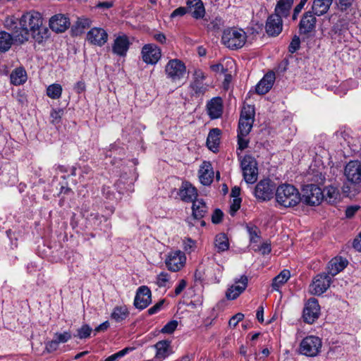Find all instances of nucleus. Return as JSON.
<instances>
[{
	"mask_svg": "<svg viewBox=\"0 0 361 361\" xmlns=\"http://www.w3.org/2000/svg\"><path fill=\"white\" fill-rule=\"evenodd\" d=\"M322 347V341L320 338L315 336H308L301 341L299 352L302 355L314 357L320 353Z\"/></svg>",
	"mask_w": 361,
	"mask_h": 361,
	"instance_id": "nucleus-4",
	"label": "nucleus"
},
{
	"mask_svg": "<svg viewBox=\"0 0 361 361\" xmlns=\"http://www.w3.org/2000/svg\"><path fill=\"white\" fill-rule=\"evenodd\" d=\"M244 318V314L242 313H237L233 317L231 318L229 320L228 324L230 326L235 327L238 322L243 320Z\"/></svg>",
	"mask_w": 361,
	"mask_h": 361,
	"instance_id": "nucleus-50",
	"label": "nucleus"
},
{
	"mask_svg": "<svg viewBox=\"0 0 361 361\" xmlns=\"http://www.w3.org/2000/svg\"><path fill=\"white\" fill-rule=\"evenodd\" d=\"M112 1H104L99 2L96 5V8H102V9H109L113 6Z\"/></svg>",
	"mask_w": 361,
	"mask_h": 361,
	"instance_id": "nucleus-59",
	"label": "nucleus"
},
{
	"mask_svg": "<svg viewBox=\"0 0 361 361\" xmlns=\"http://www.w3.org/2000/svg\"><path fill=\"white\" fill-rule=\"evenodd\" d=\"M275 186L269 179L260 180L255 186L254 195L261 201H267L272 198Z\"/></svg>",
	"mask_w": 361,
	"mask_h": 361,
	"instance_id": "nucleus-11",
	"label": "nucleus"
},
{
	"mask_svg": "<svg viewBox=\"0 0 361 361\" xmlns=\"http://www.w3.org/2000/svg\"><path fill=\"white\" fill-rule=\"evenodd\" d=\"M214 244L219 252H224L229 248L228 239L224 233H219L216 236Z\"/></svg>",
	"mask_w": 361,
	"mask_h": 361,
	"instance_id": "nucleus-38",
	"label": "nucleus"
},
{
	"mask_svg": "<svg viewBox=\"0 0 361 361\" xmlns=\"http://www.w3.org/2000/svg\"><path fill=\"white\" fill-rule=\"evenodd\" d=\"M59 345L56 341L54 338L52 341L46 343L45 349L48 353H52L58 349Z\"/></svg>",
	"mask_w": 361,
	"mask_h": 361,
	"instance_id": "nucleus-52",
	"label": "nucleus"
},
{
	"mask_svg": "<svg viewBox=\"0 0 361 361\" xmlns=\"http://www.w3.org/2000/svg\"><path fill=\"white\" fill-rule=\"evenodd\" d=\"M157 350L156 357L157 359H164L168 357L171 353V341L168 340H163L157 342L154 345Z\"/></svg>",
	"mask_w": 361,
	"mask_h": 361,
	"instance_id": "nucleus-27",
	"label": "nucleus"
},
{
	"mask_svg": "<svg viewBox=\"0 0 361 361\" xmlns=\"http://www.w3.org/2000/svg\"><path fill=\"white\" fill-rule=\"evenodd\" d=\"M108 34L100 27H93L87 34V40L92 44L103 46L107 41Z\"/></svg>",
	"mask_w": 361,
	"mask_h": 361,
	"instance_id": "nucleus-19",
	"label": "nucleus"
},
{
	"mask_svg": "<svg viewBox=\"0 0 361 361\" xmlns=\"http://www.w3.org/2000/svg\"><path fill=\"white\" fill-rule=\"evenodd\" d=\"M132 350L133 348H126L120 350L119 352L109 356L107 358L104 360V361H116L118 358L123 357L125 355H126L128 352L131 351Z\"/></svg>",
	"mask_w": 361,
	"mask_h": 361,
	"instance_id": "nucleus-43",
	"label": "nucleus"
},
{
	"mask_svg": "<svg viewBox=\"0 0 361 361\" xmlns=\"http://www.w3.org/2000/svg\"><path fill=\"white\" fill-rule=\"evenodd\" d=\"M153 38L157 42H158L159 43H160L161 44H166V42H167L166 37L164 34H163L161 32H157V33L153 34Z\"/></svg>",
	"mask_w": 361,
	"mask_h": 361,
	"instance_id": "nucleus-56",
	"label": "nucleus"
},
{
	"mask_svg": "<svg viewBox=\"0 0 361 361\" xmlns=\"http://www.w3.org/2000/svg\"><path fill=\"white\" fill-rule=\"evenodd\" d=\"M70 25L68 19L62 14H57L49 20V27L55 32H65Z\"/></svg>",
	"mask_w": 361,
	"mask_h": 361,
	"instance_id": "nucleus-21",
	"label": "nucleus"
},
{
	"mask_svg": "<svg viewBox=\"0 0 361 361\" xmlns=\"http://www.w3.org/2000/svg\"><path fill=\"white\" fill-rule=\"evenodd\" d=\"M74 90L78 94L82 92L85 90V84L83 81L78 82L74 87Z\"/></svg>",
	"mask_w": 361,
	"mask_h": 361,
	"instance_id": "nucleus-60",
	"label": "nucleus"
},
{
	"mask_svg": "<svg viewBox=\"0 0 361 361\" xmlns=\"http://www.w3.org/2000/svg\"><path fill=\"white\" fill-rule=\"evenodd\" d=\"M178 195L184 202H194L197 195V190L188 182L182 183L179 190Z\"/></svg>",
	"mask_w": 361,
	"mask_h": 361,
	"instance_id": "nucleus-23",
	"label": "nucleus"
},
{
	"mask_svg": "<svg viewBox=\"0 0 361 361\" xmlns=\"http://www.w3.org/2000/svg\"><path fill=\"white\" fill-rule=\"evenodd\" d=\"M235 284L230 286L226 293L228 300L236 299L247 288L248 278L245 275L241 276L239 279L234 280Z\"/></svg>",
	"mask_w": 361,
	"mask_h": 361,
	"instance_id": "nucleus-15",
	"label": "nucleus"
},
{
	"mask_svg": "<svg viewBox=\"0 0 361 361\" xmlns=\"http://www.w3.org/2000/svg\"><path fill=\"white\" fill-rule=\"evenodd\" d=\"M357 209H358L357 207H348L345 211L346 216L348 218L352 217L355 214V213L357 211Z\"/></svg>",
	"mask_w": 361,
	"mask_h": 361,
	"instance_id": "nucleus-64",
	"label": "nucleus"
},
{
	"mask_svg": "<svg viewBox=\"0 0 361 361\" xmlns=\"http://www.w3.org/2000/svg\"><path fill=\"white\" fill-rule=\"evenodd\" d=\"M178 326V322L175 320L168 322L161 329L162 333L171 334Z\"/></svg>",
	"mask_w": 361,
	"mask_h": 361,
	"instance_id": "nucleus-45",
	"label": "nucleus"
},
{
	"mask_svg": "<svg viewBox=\"0 0 361 361\" xmlns=\"http://www.w3.org/2000/svg\"><path fill=\"white\" fill-rule=\"evenodd\" d=\"M331 277L327 274H318L310 286V291L313 295H320L330 287Z\"/></svg>",
	"mask_w": 361,
	"mask_h": 361,
	"instance_id": "nucleus-12",
	"label": "nucleus"
},
{
	"mask_svg": "<svg viewBox=\"0 0 361 361\" xmlns=\"http://www.w3.org/2000/svg\"><path fill=\"white\" fill-rule=\"evenodd\" d=\"M186 67L179 59H171L165 66V73L167 78L173 82L180 81L185 74Z\"/></svg>",
	"mask_w": 361,
	"mask_h": 361,
	"instance_id": "nucleus-6",
	"label": "nucleus"
},
{
	"mask_svg": "<svg viewBox=\"0 0 361 361\" xmlns=\"http://www.w3.org/2000/svg\"><path fill=\"white\" fill-rule=\"evenodd\" d=\"M224 214L219 209H216L212 216V221L214 224H219L223 218Z\"/></svg>",
	"mask_w": 361,
	"mask_h": 361,
	"instance_id": "nucleus-49",
	"label": "nucleus"
},
{
	"mask_svg": "<svg viewBox=\"0 0 361 361\" xmlns=\"http://www.w3.org/2000/svg\"><path fill=\"white\" fill-rule=\"evenodd\" d=\"M188 8L179 7L175 9L171 14V18H174L178 16H183L187 13Z\"/></svg>",
	"mask_w": 361,
	"mask_h": 361,
	"instance_id": "nucleus-53",
	"label": "nucleus"
},
{
	"mask_svg": "<svg viewBox=\"0 0 361 361\" xmlns=\"http://www.w3.org/2000/svg\"><path fill=\"white\" fill-rule=\"evenodd\" d=\"M62 94V87L59 84H52L47 88V95L53 99H58Z\"/></svg>",
	"mask_w": 361,
	"mask_h": 361,
	"instance_id": "nucleus-40",
	"label": "nucleus"
},
{
	"mask_svg": "<svg viewBox=\"0 0 361 361\" xmlns=\"http://www.w3.org/2000/svg\"><path fill=\"white\" fill-rule=\"evenodd\" d=\"M192 209L193 216L197 219L204 217L207 212V207L202 200H195Z\"/></svg>",
	"mask_w": 361,
	"mask_h": 361,
	"instance_id": "nucleus-32",
	"label": "nucleus"
},
{
	"mask_svg": "<svg viewBox=\"0 0 361 361\" xmlns=\"http://www.w3.org/2000/svg\"><path fill=\"white\" fill-rule=\"evenodd\" d=\"M187 6L193 18L199 19L204 16L205 9L201 0H188Z\"/></svg>",
	"mask_w": 361,
	"mask_h": 361,
	"instance_id": "nucleus-25",
	"label": "nucleus"
},
{
	"mask_svg": "<svg viewBox=\"0 0 361 361\" xmlns=\"http://www.w3.org/2000/svg\"><path fill=\"white\" fill-rule=\"evenodd\" d=\"M205 79L204 72L200 69H197L193 73V81L190 84V87L196 94L203 93L205 88L203 86V80Z\"/></svg>",
	"mask_w": 361,
	"mask_h": 361,
	"instance_id": "nucleus-26",
	"label": "nucleus"
},
{
	"mask_svg": "<svg viewBox=\"0 0 361 361\" xmlns=\"http://www.w3.org/2000/svg\"><path fill=\"white\" fill-rule=\"evenodd\" d=\"M333 0H314L312 5V11L314 15L321 16L328 12Z\"/></svg>",
	"mask_w": 361,
	"mask_h": 361,
	"instance_id": "nucleus-28",
	"label": "nucleus"
},
{
	"mask_svg": "<svg viewBox=\"0 0 361 361\" xmlns=\"http://www.w3.org/2000/svg\"><path fill=\"white\" fill-rule=\"evenodd\" d=\"M20 27L16 26L13 36L16 42L23 44L29 39L30 35L38 43L49 38V29L43 25L40 13L31 11L23 14L19 19Z\"/></svg>",
	"mask_w": 361,
	"mask_h": 361,
	"instance_id": "nucleus-1",
	"label": "nucleus"
},
{
	"mask_svg": "<svg viewBox=\"0 0 361 361\" xmlns=\"http://www.w3.org/2000/svg\"><path fill=\"white\" fill-rule=\"evenodd\" d=\"M200 180L204 185H209L212 183L214 177V172L210 166L202 167L200 170Z\"/></svg>",
	"mask_w": 361,
	"mask_h": 361,
	"instance_id": "nucleus-34",
	"label": "nucleus"
},
{
	"mask_svg": "<svg viewBox=\"0 0 361 361\" xmlns=\"http://www.w3.org/2000/svg\"><path fill=\"white\" fill-rule=\"evenodd\" d=\"M208 114L212 118H218L222 114V103L220 98H214L207 104Z\"/></svg>",
	"mask_w": 361,
	"mask_h": 361,
	"instance_id": "nucleus-30",
	"label": "nucleus"
},
{
	"mask_svg": "<svg viewBox=\"0 0 361 361\" xmlns=\"http://www.w3.org/2000/svg\"><path fill=\"white\" fill-rule=\"evenodd\" d=\"M244 180L247 183H254L257 180V163L254 157L246 155L240 162Z\"/></svg>",
	"mask_w": 361,
	"mask_h": 361,
	"instance_id": "nucleus-5",
	"label": "nucleus"
},
{
	"mask_svg": "<svg viewBox=\"0 0 361 361\" xmlns=\"http://www.w3.org/2000/svg\"><path fill=\"white\" fill-rule=\"evenodd\" d=\"M256 317L257 320L262 323L264 322V307L263 306H259L257 310Z\"/></svg>",
	"mask_w": 361,
	"mask_h": 361,
	"instance_id": "nucleus-62",
	"label": "nucleus"
},
{
	"mask_svg": "<svg viewBox=\"0 0 361 361\" xmlns=\"http://www.w3.org/2000/svg\"><path fill=\"white\" fill-rule=\"evenodd\" d=\"M293 2L294 0H279L274 9V14H278L281 17H288Z\"/></svg>",
	"mask_w": 361,
	"mask_h": 361,
	"instance_id": "nucleus-29",
	"label": "nucleus"
},
{
	"mask_svg": "<svg viewBox=\"0 0 361 361\" xmlns=\"http://www.w3.org/2000/svg\"><path fill=\"white\" fill-rule=\"evenodd\" d=\"M170 276L166 272H161L157 276L156 283L159 287H164L169 281Z\"/></svg>",
	"mask_w": 361,
	"mask_h": 361,
	"instance_id": "nucleus-42",
	"label": "nucleus"
},
{
	"mask_svg": "<svg viewBox=\"0 0 361 361\" xmlns=\"http://www.w3.org/2000/svg\"><path fill=\"white\" fill-rule=\"evenodd\" d=\"M324 200L331 204L336 202L339 196L338 190L333 187H326L323 191Z\"/></svg>",
	"mask_w": 361,
	"mask_h": 361,
	"instance_id": "nucleus-37",
	"label": "nucleus"
},
{
	"mask_svg": "<svg viewBox=\"0 0 361 361\" xmlns=\"http://www.w3.org/2000/svg\"><path fill=\"white\" fill-rule=\"evenodd\" d=\"M186 286H187V283H186L185 280L181 279L179 281L178 286L175 288V291H174L175 295L177 296V295H180L181 293V292L185 288Z\"/></svg>",
	"mask_w": 361,
	"mask_h": 361,
	"instance_id": "nucleus-55",
	"label": "nucleus"
},
{
	"mask_svg": "<svg viewBox=\"0 0 361 361\" xmlns=\"http://www.w3.org/2000/svg\"><path fill=\"white\" fill-rule=\"evenodd\" d=\"M320 314V306L317 299L308 300L303 310L302 318L305 323L312 324L318 319Z\"/></svg>",
	"mask_w": 361,
	"mask_h": 361,
	"instance_id": "nucleus-13",
	"label": "nucleus"
},
{
	"mask_svg": "<svg viewBox=\"0 0 361 361\" xmlns=\"http://www.w3.org/2000/svg\"><path fill=\"white\" fill-rule=\"evenodd\" d=\"M247 41L246 32L240 28L228 27L224 30L221 42L228 49L236 50L242 48Z\"/></svg>",
	"mask_w": 361,
	"mask_h": 361,
	"instance_id": "nucleus-3",
	"label": "nucleus"
},
{
	"mask_svg": "<svg viewBox=\"0 0 361 361\" xmlns=\"http://www.w3.org/2000/svg\"><path fill=\"white\" fill-rule=\"evenodd\" d=\"M302 200L309 205L319 204L322 200H324L322 189L314 184L305 185L303 188Z\"/></svg>",
	"mask_w": 361,
	"mask_h": 361,
	"instance_id": "nucleus-10",
	"label": "nucleus"
},
{
	"mask_svg": "<svg viewBox=\"0 0 361 361\" xmlns=\"http://www.w3.org/2000/svg\"><path fill=\"white\" fill-rule=\"evenodd\" d=\"M282 29V17L274 13L268 17L265 26L266 32L268 35L271 37L278 36L281 32Z\"/></svg>",
	"mask_w": 361,
	"mask_h": 361,
	"instance_id": "nucleus-17",
	"label": "nucleus"
},
{
	"mask_svg": "<svg viewBox=\"0 0 361 361\" xmlns=\"http://www.w3.org/2000/svg\"><path fill=\"white\" fill-rule=\"evenodd\" d=\"M353 247L356 250L361 252V233L356 238H355L353 241Z\"/></svg>",
	"mask_w": 361,
	"mask_h": 361,
	"instance_id": "nucleus-63",
	"label": "nucleus"
},
{
	"mask_svg": "<svg viewBox=\"0 0 361 361\" xmlns=\"http://www.w3.org/2000/svg\"><path fill=\"white\" fill-rule=\"evenodd\" d=\"M129 315V312L126 306H116L114 308L111 318L116 322H121Z\"/></svg>",
	"mask_w": 361,
	"mask_h": 361,
	"instance_id": "nucleus-33",
	"label": "nucleus"
},
{
	"mask_svg": "<svg viewBox=\"0 0 361 361\" xmlns=\"http://www.w3.org/2000/svg\"><path fill=\"white\" fill-rule=\"evenodd\" d=\"M71 338V334L68 331H64L63 333H56L54 335V339L56 341L58 344L65 343Z\"/></svg>",
	"mask_w": 361,
	"mask_h": 361,
	"instance_id": "nucleus-41",
	"label": "nucleus"
},
{
	"mask_svg": "<svg viewBox=\"0 0 361 361\" xmlns=\"http://www.w3.org/2000/svg\"><path fill=\"white\" fill-rule=\"evenodd\" d=\"M344 174L353 183H361V161H351L345 167Z\"/></svg>",
	"mask_w": 361,
	"mask_h": 361,
	"instance_id": "nucleus-16",
	"label": "nucleus"
},
{
	"mask_svg": "<svg viewBox=\"0 0 361 361\" xmlns=\"http://www.w3.org/2000/svg\"><path fill=\"white\" fill-rule=\"evenodd\" d=\"M141 58L147 64L155 65L161 57V49L153 43L145 44L141 49Z\"/></svg>",
	"mask_w": 361,
	"mask_h": 361,
	"instance_id": "nucleus-9",
	"label": "nucleus"
},
{
	"mask_svg": "<svg viewBox=\"0 0 361 361\" xmlns=\"http://www.w3.org/2000/svg\"><path fill=\"white\" fill-rule=\"evenodd\" d=\"M15 40L14 36H11L9 33L6 32H0V51H6L8 50L13 43V41Z\"/></svg>",
	"mask_w": 361,
	"mask_h": 361,
	"instance_id": "nucleus-36",
	"label": "nucleus"
},
{
	"mask_svg": "<svg viewBox=\"0 0 361 361\" xmlns=\"http://www.w3.org/2000/svg\"><path fill=\"white\" fill-rule=\"evenodd\" d=\"M10 78L12 84L15 85H19L26 81L27 75L23 69L17 68L11 73Z\"/></svg>",
	"mask_w": 361,
	"mask_h": 361,
	"instance_id": "nucleus-35",
	"label": "nucleus"
},
{
	"mask_svg": "<svg viewBox=\"0 0 361 361\" xmlns=\"http://www.w3.org/2000/svg\"><path fill=\"white\" fill-rule=\"evenodd\" d=\"M246 135H242L240 133L238 134V149L241 151L246 149L248 147V140L245 139L244 137Z\"/></svg>",
	"mask_w": 361,
	"mask_h": 361,
	"instance_id": "nucleus-51",
	"label": "nucleus"
},
{
	"mask_svg": "<svg viewBox=\"0 0 361 361\" xmlns=\"http://www.w3.org/2000/svg\"><path fill=\"white\" fill-rule=\"evenodd\" d=\"M130 42L128 37L125 35H120L116 37L112 45V51L119 56H125L129 49Z\"/></svg>",
	"mask_w": 361,
	"mask_h": 361,
	"instance_id": "nucleus-20",
	"label": "nucleus"
},
{
	"mask_svg": "<svg viewBox=\"0 0 361 361\" xmlns=\"http://www.w3.org/2000/svg\"><path fill=\"white\" fill-rule=\"evenodd\" d=\"M221 130L219 128H212L207 136V145L208 148L216 152L218 149L220 142Z\"/></svg>",
	"mask_w": 361,
	"mask_h": 361,
	"instance_id": "nucleus-31",
	"label": "nucleus"
},
{
	"mask_svg": "<svg viewBox=\"0 0 361 361\" xmlns=\"http://www.w3.org/2000/svg\"><path fill=\"white\" fill-rule=\"evenodd\" d=\"M186 257L184 252L180 250H172L166 257L165 264L167 269L171 271H178L185 264Z\"/></svg>",
	"mask_w": 361,
	"mask_h": 361,
	"instance_id": "nucleus-8",
	"label": "nucleus"
},
{
	"mask_svg": "<svg viewBox=\"0 0 361 361\" xmlns=\"http://www.w3.org/2000/svg\"><path fill=\"white\" fill-rule=\"evenodd\" d=\"M63 111L62 109H53L51 112V123H59L61 121V116L63 115Z\"/></svg>",
	"mask_w": 361,
	"mask_h": 361,
	"instance_id": "nucleus-47",
	"label": "nucleus"
},
{
	"mask_svg": "<svg viewBox=\"0 0 361 361\" xmlns=\"http://www.w3.org/2000/svg\"><path fill=\"white\" fill-rule=\"evenodd\" d=\"M315 16L312 11H308L303 13L298 25L300 35H308L314 30L317 23Z\"/></svg>",
	"mask_w": 361,
	"mask_h": 361,
	"instance_id": "nucleus-14",
	"label": "nucleus"
},
{
	"mask_svg": "<svg viewBox=\"0 0 361 361\" xmlns=\"http://www.w3.org/2000/svg\"><path fill=\"white\" fill-rule=\"evenodd\" d=\"M164 302V300H161L159 302H158L157 304H155L154 306L150 307L148 310L149 314L152 315V314H154L157 313V312H159L161 309Z\"/></svg>",
	"mask_w": 361,
	"mask_h": 361,
	"instance_id": "nucleus-54",
	"label": "nucleus"
},
{
	"mask_svg": "<svg viewBox=\"0 0 361 361\" xmlns=\"http://www.w3.org/2000/svg\"><path fill=\"white\" fill-rule=\"evenodd\" d=\"M152 302V293L149 288L142 286L137 289L134 305L140 310L146 308Z\"/></svg>",
	"mask_w": 361,
	"mask_h": 361,
	"instance_id": "nucleus-18",
	"label": "nucleus"
},
{
	"mask_svg": "<svg viewBox=\"0 0 361 361\" xmlns=\"http://www.w3.org/2000/svg\"><path fill=\"white\" fill-rule=\"evenodd\" d=\"M255 109L254 107L247 105L243 106L238 123V133L242 135H247L254 123Z\"/></svg>",
	"mask_w": 361,
	"mask_h": 361,
	"instance_id": "nucleus-7",
	"label": "nucleus"
},
{
	"mask_svg": "<svg viewBox=\"0 0 361 361\" xmlns=\"http://www.w3.org/2000/svg\"><path fill=\"white\" fill-rule=\"evenodd\" d=\"M91 331L92 329L88 325L85 324L78 330L76 336L80 339L87 338L90 336Z\"/></svg>",
	"mask_w": 361,
	"mask_h": 361,
	"instance_id": "nucleus-44",
	"label": "nucleus"
},
{
	"mask_svg": "<svg viewBox=\"0 0 361 361\" xmlns=\"http://www.w3.org/2000/svg\"><path fill=\"white\" fill-rule=\"evenodd\" d=\"M290 272L288 270H283L278 276H276L272 282V287L274 290H278L279 287L284 284L290 278Z\"/></svg>",
	"mask_w": 361,
	"mask_h": 361,
	"instance_id": "nucleus-39",
	"label": "nucleus"
},
{
	"mask_svg": "<svg viewBox=\"0 0 361 361\" xmlns=\"http://www.w3.org/2000/svg\"><path fill=\"white\" fill-rule=\"evenodd\" d=\"M271 244L269 243H264L259 247V251L262 255H267L271 252Z\"/></svg>",
	"mask_w": 361,
	"mask_h": 361,
	"instance_id": "nucleus-58",
	"label": "nucleus"
},
{
	"mask_svg": "<svg viewBox=\"0 0 361 361\" xmlns=\"http://www.w3.org/2000/svg\"><path fill=\"white\" fill-rule=\"evenodd\" d=\"M275 80L274 73H267L256 85V92L259 94L267 93L272 87Z\"/></svg>",
	"mask_w": 361,
	"mask_h": 361,
	"instance_id": "nucleus-24",
	"label": "nucleus"
},
{
	"mask_svg": "<svg viewBox=\"0 0 361 361\" xmlns=\"http://www.w3.org/2000/svg\"><path fill=\"white\" fill-rule=\"evenodd\" d=\"M211 69L213 71L221 72L222 73H224L226 72V69L221 63H217V64H214V65L211 66Z\"/></svg>",
	"mask_w": 361,
	"mask_h": 361,
	"instance_id": "nucleus-61",
	"label": "nucleus"
},
{
	"mask_svg": "<svg viewBox=\"0 0 361 361\" xmlns=\"http://www.w3.org/2000/svg\"><path fill=\"white\" fill-rule=\"evenodd\" d=\"M240 203H241V199L240 198H234L233 200V202L231 204L230 207V214L231 216H234L235 212L240 209Z\"/></svg>",
	"mask_w": 361,
	"mask_h": 361,
	"instance_id": "nucleus-48",
	"label": "nucleus"
},
{
	"mask_svg": "<svg viewBox=\"0 0 361 361\" xmlns=\"http://www.w3.org/2000/svg\"><path fill=\"white\" fill-rule=\"evenodd\" d=\"M276 202L284 207L297 205L302 198L298 190L292 185L283 184L276 190Z\"/></svg>",
	"mask_w": 361,
	"mask_h": 361,
	"instance_id": "nucleus-2",
	"label": "nucleus"
},
{
	"mask_svg": "<svg viewBox=\"0 0 361 361\" xmlns=\"http://www.w3.org/2000/svg\"><path fill=\"white\" fill-rule=\"evenodd\" d=\"M338 6L341 10L344 11L349 8L352 4L353 0H338Z\"/></svg>",
	"mask_w": 361,
	"mask_h": 361,
	"instance_id": "nucleus-57",
	"label": "nucleus"
},
{
	"mask_svg": "<svg viewBox=\"0 0 361 361\" xmlns=\"http://www.w3.org/2000/svg\"><path fill=\"white\" fill-rule=\"evenodd\" d=\"M348 264V260L341 257H336L333 258L328 264L327 274H329L331 278L335 276L339 272L343 271Z\"/></svg>",
	"mask_w": 361,
	"mask_h": 361,
	"instance_id": "nucleus-22",
	"label": "nucleus"
},
{
	"mask_svg": "<svg viewBox=\"0 0 361 361\" xmlns=\"http://www.w3.org/2000/svg\"><path fill=\"white\" fill-rule=\"evenodd\" d=\"M300 44V39L299 37L294 36L292 39V41L288 47V50L290 53H295L297 50L299 49Z\"/></svg>",
	"mask_w": 361,
	"mask_h": 361,
	"instance_id": "nucleus-46",
	"label": "nucleus"
}]
</instances>
